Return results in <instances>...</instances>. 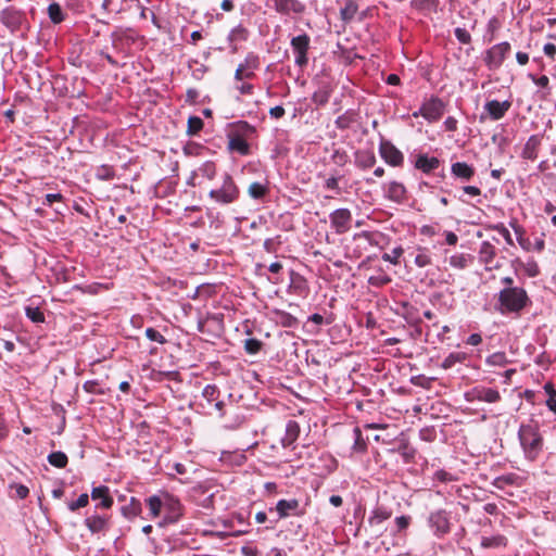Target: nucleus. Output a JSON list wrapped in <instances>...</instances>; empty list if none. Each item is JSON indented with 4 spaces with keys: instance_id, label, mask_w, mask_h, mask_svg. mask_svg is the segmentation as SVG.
<instances>
[{
    "instance_id": "obj_16",
    "label": "nucleus",
    "mask_w": 556,
    "mask_h": 556,
    "mask_svg": "<svg viewBox=\"0 0 556 556\" xmlns=\"http://www.w3.org/2000/svg\"><path fill=\"white\" fill-rule=\"evenodd\" d=\"M416 167L421 169L424 173H430L439 166V160L437 157H428L427 155H420L416 161Z\"/></svg>"
},
{
    "instance_id": "obj_50",
    "label": "nucleus",
    "mask_w": 556,
    "mask_h": 556,
    "mask_svg": "<svg viewBox=\"0 0 556 556\" xmlns=\"http://www.w3.org/2000/svg\"><path fill=\"white\" fill-rule=\"evenodd\" d=\"M467 342L471 345H478L482 342V337L478 333H473L468 338Z\"/></svg>"
},
{
    "instance_id": "obj_25",
    "label": "nucleus",
    "mask_w": 556,
    "mask_h": 556,
    "mask_svg": "<svg viewBox=\"0 0 556 556\" xmlns=\"http://www.w3.org/2000/svg\"><path fill=\"white\" fill-rule=\"evenodd\" d=\"M48 13L53 23H60L63 21L62 10L58 3H51L48 8Z\"/></svg>"
},
{
    "instance_id": "obj_21",
    "label": "nucleus",
    "mask_w": 556,
    "mask_h": 556,
    "mask_svg": "<svg viewBox=\"0 0 556 556\" xmlns=\"http://www.w3.org/2000/svg\"><path fill=\"white\" fill-rule=\"evenodd\" d=\"M455 176L468 179L472 175V169L466 163H455L452 166Z\"/></svg>"
},
{
    "instance_id": "obj_36",
    "label": "nucleus",
    "mask_w": 556,
    "mask_h": 556,
    "mask_svg": "<svg viewBox=\"0 0 556 556\" xmlns=\"http://www.w3.org/2000/svg\"><path fill=\"white\" fill-rule=\"evenodd\" d=\"M492 140L495 144H497L498 152L503 153L505 150L506 138L500 134H494L492 136Z\"/></svg>"
},
{
    "instance_id": "obj_18",
    "label": "nucleus",
    "mask_w": 556,
    "mask_h": 556,
    "mask_svg": "<svg viewBox=\"0 0 556 556\" xmlns=\"http://www.w3.org/2000/svg\"><path fill=\"white\" fill-rule=\"evenodd\" d=\"M268 192V188L261 182H252L249 186L248 193L253 199H262Z\"/></svg>"
},
{
    "instance_id": "obj_5",
    "label": "nucleus",
    "mask_w": 556,
    "mask_h": 556,
    "mask_svg": "<svg viewBox=\"0 0 556 556\" xmlns=\"http://www.w3.org/2000/svg\"><path fill=\"white\" fill-rule=\"evenodd\" d=\"M351 219L352 215L348 208H339L330 215L331 225L338 233L346 232L350 229Z\"/></svg>"
},
{
    "instance_id": "obj_58",
    "label": "nucleus",
    "mask_w": 556,
    "mask_h": 556,
    "mask_svg": "<svg viewBox=\"0 0 556 556\" xmlns=\"http://www.w3.org/2000/svg\"><path fill=\"white\" fill-rule=\"evenodd\" d=\"M446 242L450 244V245H453L457 242V236L453 232H447L446 235Z\"/></svg>"
},
{
    "instance_id": "obj_47",
    "label": "nucleus",
    "mask_w": 556,
    "mask_h": 556,
    "mask_svg": "<svg viewBox=\"0 0 556 556\" xmlns=\"http://www.w3.org/2000/svg\"><path fill=\"white\" fill-rule=\"evenodd\" d=\"M243 72H244V66H243V65H240V66L237 68L236 73H235V77H236V79L241 80V79H243L244 77H250V76L252 75V73H245V74H244Z\"/></svg>"
},
{
    "instance_id": "obj_4",
    "label": "nucleus",
    "mask_w": 556,
    "mask_h": 556,
    "mask_svg": "<svg viewBox=\"0 0 556 556\" xmlns=\"http://www.w3.org/2000/svg\"><path fill=\"white\" fill-rule=\"evenodd\" d=\"M309 45V38L306 35H301L292 38L291 46L296 53L295 63L299 66L307 64V50Z\"/></svg>"
},
{
    "instance_id": "obj_13",
    "label": "nucleus",
    "mask_w": 556,
    "mask_h": 556,
    "mask_svg": "<svg viewBox=\"0 0 556 556\" xmlns=\"http://www.w3.org/2000/svg\"><path fill=\"white\" fill-rule=\"evenodd\" d=\"M92 500H101V506L103 508H110L113 504V498L109 494V488L101 485L93 488L91 491Z\"/></svg>"
},
{
    "instance_id": "obj_49",
    "label": "nucleus",
    "mask_w": 556,
    "mask_h": 556,
    "mask_svg": "<svg viewBox=\"0 0 556 556\" xmlns=\"http://www.w3.org/2000/svg\"><path fill=\"white\" fill-rule=\"evenodd\" d=\"M510 479L506 477H498L494 479L493 485L497 489H502L505 483H509Z\"/></svg>"
},
{
    "instance_id": "obj_46",
    "label": "nucleus",
    "mask_w": 556,
    "mask_h": 556,
    "mask_svg": "<svg viewBox=\"0 0 556 556\" xmlns=\"http://www.w3.org/2000/svg\"><path fill=\"white\" fill-rule=\"evenodd\" d=\"M507 426H508L507 418L498 419L497 425H496V434H500V432L503 433L505 431V429L507 428Z\"/></svg>"
},
{
    "instance_id": "obj_54",
    "label": "nucleus",
    "mask_w": 556,
    "mask_h": 556,
    "mask_svg": "<svg viewBox=\"0 0 556 556\" xmlns=\"http://www.w3.org/2000/svg\"><path fill=\"white\" fill-rule=\"evenodd\" d=\"M220 7L224 11L229 12L233 9V3L231 0H224Z\"/></svg>"
},
{
    "instance_id": "obj_33",
    "label": "nucleus",
    "mask_w": 556,
    "mask_h": 556,
    "mask_svg": "<svg viewBox=\"0 0 556 556\" xmlns=\"http://www.w3.org/2000/svg\"><path fill=\"white\" fill-rule=\"evenodd\" d=\"M146 336L151 341L159 342V343L165 342V338L157 330H155L153 328H148L146 330Z\"/></svg>"
},
{
    "instance_id": "obj_40",
    "label": "nucleus",
    "mask_w": 556,
    "mask_h": 556,
    "mask_svg": "<svg viewBox=\"0 0 556 556\" xmlns=\"http://www.w3.org/2000/svg\"><path fill=\"white\" fill-rule=\"evenodd\" d=\"M395 523L399 530L406 529L409 525V518L405 516H400L395 518Z\"/></svg>"
},
{
    "instance_id": "obj_29",
    "label": "nucleus",
    "mask_w": 556,
    "mask_h": 556,
    "mask_svg": "<svg viewBox=\"0 0 556 556\" xmlns=\"http://www.w3.org/2000/svg\"><path fill=\"white\" fill-rule=\"evenodd\" d=\"M403 254L402 248H395L392 250L391 253H384L382 255V258L387 262H390L392 264H397L400 256Z\"/></svg>"
},
{
    "instance_id": "obj_52",
    "label": "nucleus",
    "mask_w": 556,
    "mask_h": 556,
    "mask_svg": "<svg viewBox=\"0 0 556 556\" xmlns=\"http://www.w3.org/2000/svg\"><path fill=\"white\" fill-rule=\"evenodd\" d=\"M28 493H29L28 488H26L25 485H18L16 488V495L20 498H25L28 495Z\"/></svg>"
},
{
    "instance_id": "obj_10",
    "label": "nucleus",
    "mask_w": 556,
    "mask_h": 556,
    "mask_svg": "<svg viewBox=\"0 0 556 556\" xmlns=\"http://www.w3.org/2000/svg\"><path fill=\"white\" fill-rule=\"evenodd\" d=\"M420 113L425 118L429 121H435L443 113L442 102L439 100L430 101L422 105V108L420 109Z\"/></svg>"
},
{
    "instance_id": "obj_19",
    "label": "nucleus",
    "mask_w": 556,
    "mask_h": 556,
    "mask_svg": "<svg viewBox=\"0 0 556 556\" xmlns=\"http://www.w3.org/2000/svg\"><path fill=\"white\" fill-rule=\"evenodd\" d=\"M544 391L548 395L546 406L548 407L549 410L556 414V390L554 388V384L551 382L545 383Z\"/></svg>"
},
{
    "instance_id": "obj_42",
    "label": "nucleus",
    "mask_w": 556,
    "mask_h": 556,
    "mask_svg": "<svg viewBox=\"0 0 556 556\" xmlns=\"http://www.w3.org/2000/svg\"><path fill=\"white\" fill-rule=\"evenodd\" d=\"M269 114L274 118H280L285 115V109L280 105H277L270 109Z\"/></svg>"
},
{
    "instance_id": "obj_22",
    "label": "nucleus",
    "mask_w": 556,
    "mask_h": 556,
    "mask_svg": "<svg viewBox=\"0 0 556 556\" xmlns=\"http://www.w3.org/2000/svg\"><path fill=\"white\" fill-rule=\"evenodd\" d=\"M229 148L231 150L240 152L241 154H247L249 152V144H248V142L244 139L240 138V137L232 138L229 141Z\"/></svg>"
},
{
    "instance_id": "obj_60",
    "label": "nucleus",
    "mask_w": 556,
    "mask_h": 556,
    "mask_svg": "<svg viewBox=\"0 0 556 556\" xmlns=\"http://www.w3.org/2000/svg\"><path fill=\"white\" fill-rule=\"evenodd\" d=\"M267 519V515L266 513L264 511H258L256 515H255V520L256 522L258 523H264Z\"/></svg>"
},
{
    "instance_id": "obj_24",
    "label": "nucleus",
    "mask_w": 556,
    "mask_h": 556,
    "mask_svg": "<svg viewBox=\"0 0 556 556\" xmlns=\"http://www.w3.org/2000/svg\"><path fill=\"white\" fill-rule=\"evenodd\" d=\"M140 511V503L137 502L135 498H131V502L128 506L123 507V513L128 518L136 517Z\"/></svg>"
},
{
    "instance_id": "obj_43",
    "label": "nucleus",
    "mask_w": 556,
    "mask_h": 556,
    "mask_svg": "<svg viewBox=\"0 0 556 556\" xmlns=\"http://www.w3.org/2000/svg\"><path fill=\"white\" fill-rule=\"evenodd\" d=\"M506 544V539L504 536H495L492 539H489V547L492 546H501Z\"/></svg>"
},
{
    "instance_id": "obj_3",
    "label": "nucleus",
    "mask_w": 556,
    "mask_h": 556,
    "mask_svg": "<svg viewBox=\"0 0 556 556\" xmlns=\"http://www.w3.org/2000/svg\"><path fill=\"white\" fill-rule=\"evenodd\" d=\"M238 188L230 176H226L224 184L220 189L212 190L210 197L217 202L228 204L233 202L238 198Z\"/></svg>"
},
{
    "instance_id": "obj_8",
    "label": "nucleus",
    "mask_w": 556,
    "mask_h": 556,
    "mask_svg": "<svg viewBox=\"0 0 556 556\" xmlns=\"http://www.w3.org/2000/svg\"><path fill=\"white\" fill-rule=\"evenodd\" d=\"M510 52V45L502 42L489 50V66H498L506 54Z\"/></svg>"
},
{
    "instance_id": "obj_7",
    "label": "nucleus",
    "mask_w": 556,
    "mask_h": 556,
    "mask_svg": "<svg viewBox=\"0 0 556 556\" xmlns=\"http://www.w3.org/2000/svg\"><path fill=\"white\" fill-rule=\"evenodd\" d=\"M300 503L298 500H280L276 505V511L279 518H286L291 514L302 516L304 513L299 510Z\"/></svg>"
},
{
    "instance_id": "obj_57",
    "label": "nucleus",
    "mask_w": 556,
    "mask_h": 556,
    "mask_svg": "<svg viewBox=\"0 0 556 556\" xmlns=\"http://www.w3.org/2000/svg\"><path fill=\"white\" fill-rule=\"evenodd\" d=\"M535 84L540 87H546L548 85V77L543 75L535 80Z\"/></svg>"
},
{
    "instance_id": "obj_32",
    "label": "nucleus",
    "mask_w": 556,
    "mask_h": 556,
    "mask_svg": "<svg viewBox=\"0 0 556 556\" xmlns=\"http://www.w3.org/2000/svg\"><path fill=\"white\" fill-rule=\"evenodd\" d=\"M357 11V5L353 2L346 3V5L341 10V14L344 20L352 18Z\"/></svg>"
},
{
    "instance_id": "obj_20",
    "label": "nucleus",
    "mask_w": 556,
    "mask_h": 556,
    "mask_svg": "<svg viewBox=\"0 0 556 556\" xmlns=\"http://www.w3.org/2000/svg\"><path fill=\"white\" fill-rule=\"evenodd\" d=\"M48 462L56 468H64L67 465V456L60 451L53 452L48 456Z\"/></svg>"
},
{
    "instance_id": "obj_64",
    "label": "nucleus",
    "mask_w": 556,
    "mask_h": 556,
    "mask_svg": "<svg viewBox=\"0 0 556 556\" xmlns=\"http://www.w3.org/2000/svg\"><path fill=\"white\" fill-rule=\"evenodd\" d=\"M202 38V35L199 30H195L191 34V41L192 43H195L198 40Z\"/></svg>"
},
{
    "instance_id": "obj_26",
    "label": "nucleus",
    "mask_w": 556,
    "mask_h": 556,
    "mask_svg": "<svg viewBox=\"0 0 556 556\" xmlns=\"http://www.w3.org/2000/svg\"><path fill=\"white\" fill-rule=\"evenodd\" d=\"M489 280L493 281L494 283L500 282L504 287H508V286L513 285V282H514L511 276L501 275L497 273H492L491 275H489Z\"/></svg>"
},
{
    "instance_id": "obj_15",
    "label": "nucleus",
    "mask_w": 556,
    "mask_h": 556,
    "mask_svg": "<svg viewBox=\"0 0 556 556\" xmlns=\"http://www.w3.org/2000/svg\"><path fill=\"white\" fill-rule=\"evenodd\" d=\"M405 194H406V189L402 184L396 182V181L390 182V185L388 187L389 199H391L392 201H395V202H401L404 200Z\"/></svg>"
},
{
    "instance_id": "obj_14",
    "label": "nucleus",
    "mask_w": 556,
    "mask_h": 556,
    "mask_svg": "<svg viewBox=\"0 0 556 556\" xmlns=\"http://www.w3.org/2000/svg\"><path fill=\"white\" fill-rule=\"evenodd\" d=\"M277 11L288 13L290 11L301 12L302 5L294 0H273Z\"/></svg>"
},
{
    "instance_id": "obj_41",
    "label": "nucleus",
    "mask_w": 556,
    "mask_h": 556,
    "mask_svg": "<svg viewBox=\"0 0 556 556\" xmlns=\"http://www.w3.org/2000/svg\"><path fill=\"white\" fill-rule=\"evenodd\" d=\"M496 229L498 230L500 235L506 240V242L508 244H513V238L507 228H505L504 226H501V227H496Z\"/></svg>"
},
{
    "instance_id": "obj_28",
    "label": "nucleus",
    "mask_w": 556,
    "mask_h": 556,
    "mask_svg": "<svg viewBox=\"0 0 556 556\" xmlns=\"http://www.w3.org/2000/svg\"><path fill=\"white\" fill-rule=\"evenodd\" d=\"M203 127V122L200 117L190 116L188 119V132L193 135L201 130Z\"/></svg>"
},
{
    "instance_id": "obj_35",
    "label": "nucleus",
    "mask_w": 556,
    "mask_h": 556,
    "mask_svg": "<svg viewBox=\"0 0 556 556\" xmlns=\"http://www.w3.org/2000/svg\"><path fill=\"white\" fill-rule=\"evenodd\" d=\"M463 356L460 354H450L442 363L444 368H451L455 363L460 362Z\"/></svg>"
},
{
    "instance_id": "obj_53",
    "label": "nucleus",
    "mask_w": 556,
    "mask_h": 556,
    "mask_svg": "<svg viewBox=\"0 0 556 556\" xmlns=\"http://www.w3.org/2000/svg\"><path fill=\"white\" fill-rule=\"evenodd\" d=\"M329 502L331 505L339 507L342 505V497L339 495H331Z\"/></svg>"
},
{
    "instance_id": "obj_63",
    "label": "nucleus",
    "mask_w": 556,
    "mask_h": 556,
    "mask_svg": "<svg viewBox=\"0 0 556 556\" xmlns=\"http://www.w3.org/2000/svg\"><path fill=\"white\" fill-rule=\"evenodd\" d=\"M464 190H465L466 193H469V194H472V195L479 194V189L476 188V187H472V186L465 187Z\"/></svg>"
},
{
    "instance_id": "obj_55",
    "label": "nucleus",
    "mask_w": 556,
    "mask_h": 556,
    "mask_svg": "<svg viewBox=\"0 0 556 556\" xmlns=\"http://www.w3.org/2000/svg\"><path fill=\"white\" fill-rule=\"evenodd\" d=\"M387 83L389 85H399L400 84V77L395 74H390L387 78Z\"/></svg>"
},
{
    "instance_id": "obj_23",
    "label": "nucleus",
    "mask_w": 556,
    "mask_h": 556,
    "mask_svg": "<svg viewBox=\"0 0 556 556\" xmlns=\"http://www.w3.org/2000/svg\"><path fill=\"white\" fill-rule=\"evenodd\" d=\"M149 510L153 518L159 517L162 509V502L157 496H151L148 500Z\"/></svg>"
},
{
    "instance_id": "obj_56",
    "label": "nucleus",
    "mask_w": 556,
    "mask_h": 556,
    "mask_svg": "<svg viewBox=\"0 0 556 556\" xmlns=\"http://www.w3.org/2000/svg\"><path fill=\"white\" fill-rule=\"evenodd\" d=\"M326 187L329 189H336L338 187V180L334 177H330L326 180Z\"/></svg>"
},
{
    "instance_id": "obj_27",
    "label": "nucleus",
    "mask_w": 556,
    "mask_h": 556,
    "mask_svg": "<svg viewBox=\"0 0 556 556\" xmlns=\"http://www.w3.org/2000/svg\"><path fill=\"white\" fill-rule=\"evenodd\" d=\"M26 315L34 323H42L45 320L43 313L38 307H26Z\"/></svg>"
},
{
    "instance_id": "obj_62",
    "label": "nucleus",
    "mask_w": 556,
    "mask_h": 556,
    "mask_svg": "<svg viewBox=\"0 0 556 556\" xmlns=\"http://www.w3.org/2000/svg\"><path fill=\"white\" fill-rule=\"evenodd\" d=\"M498 392L497 391H493L491 389H489V403L490 402H495L497 399H498Z\"/></svg>"
},
{
    "instance_id": "obj_30",
    "label": "nucleus",
    "mask_w": 556,
    "mask_h": 556,
    "mask_svg": "<svg viewBox=\"0 0 556 556\" xmlns=\"http://www.w3.org/2000/svg\"><path fill=\"white\" fill-rule=\"evenodd\" d=\"M89 496L88 494L84 493L80 494L77 501L70 503L68 508L74 511L78 508L85 507L88 505Z\"/></svg>"
},
{
    "instance_id": "obj_31",
    "label": "nucleus",
    "mask_w": 556,
    "mask_h": 556,
    "mask_svg": "<svg viewBox=\"0 0 556 556\" xmlns=\"http://www.w3.org/2000/svg\"><path fill=\"white\" fill-rule=\"evenodd\" d=\"M262 343L256 339H248L244 342L245 351L250 354H255L261 350Z\"/></svg>"
},
{
    "instance_id": "obj_9",
    "label": "nucleus",
    "mask_w": 556,
    "mask_h": 556,
    "mask_svg": "<svg viewBox=\"0 0 556 556\" xmlns=\"http://www.w3.org/2000/svg\"><path fill=\"white\" fill-rule=\"evenodd\" d=\"M511 100L506 99L503 101L489 100V118L500 119L510 109Z\"/></svg>"
},
{
    "instance_id": "obj_59",
    "label": "nucleus",
    "mask_w": 556,
    "mask_h": 556,
    "mask_svg": "<svg viewBox=\"0 0 556 556\" xmlns=\"http://www.w3.org/2000/svg\"><path fill=\"white\" fill-rule=\"evenodd\" d=\"M281 268H282V265L278 262L271 263L269 265V271H271L274 274L279 273Z\"/></svg>"
},
{
    "instance_id": "obj_44",
    "label": "nucleus",
    "mask_w": 556,
    "mask_h": 556,
    "mask_svg": "<svg viewBox=\"0 0 556 556\" xmlns=\"http://www.w3.org/2000/svg\"><path fill=\"white\" fill-rule=\"evenodd\" d=\"M544 50V53L549 56V58H554L555 54H556V46L554 43H546L543 48Z\"/></svg>"
},
{
    "instance_id": "obj_12",
    "label": "nucleus",
    "mask_w": 556,
    "mask_h": 556,
    "mask_svg": "<svg viewBox=\"0 0 556 556\" xmlns=\"http://www.w3.org/2000/svg\"><path fill=\"white\" fill-rule=\"evenodd\" d=\"M429 521L438 533H446L450 529L448 518L444 511L432 514Z\"/></svg>"
},
{
    "instance_id": "obj_45",
    "label": "nucleus",
    "mask_w": 556,
    "mask_h": 556,
    "mask_svg": "<svg viewBox=\"0 0 556 556\" xmlns=\"http://www.w3.org/2000/svg\"><path fill=\"white\" fill-rule=\"evenodd\" d=\"M503 362H505V355L501 353H495L489 357V364H501Z\"/></svg>"
},
{
    "instance_id": "obj_51",
    "label": "nucleus",
    "mask_w": 556,
    "mask_h": 556,
    "mask_svg": "<svg viewBox=\"0 0 556 556\" xmlns=\"http://www.w3.org/2000/svg\"><path fill=\"white\" fill-rule=\"evenodd\" d=\"M516 59L520 65H526L529 61V55L525 52H517Z\"/></svg>"
},
{
    "instance_id": "obj_34",
    "label": "nucleus",
    "mask_w": 556,
    "mask_h": 556,
    "mask_svg": "<svg viewBox=\"0 0 556 556\" xmlns=\"http://www.w3.org/2000/svg\"><path fill=\"white\" fill-rule=\"evenodd\" d=\"M390 518V514L378 511L375 514L372 518H370V525L374 527H379L384 520Z\"/></svg>"
},
{
    "instance_id": "obj_11",
    "label": "nucleus",
    "mask_w": 556,
    "mask_h": 556,
    "mask_svg": "<svg viewBox=\"0 0 556 556\" xmlns=\"http://www.w3.org/2000/svg\"><path fill=\"white\" fill-rule=\"evenodd\" d=\"M541 140H542V138L539 135L531 136L525 144V148L522 151V157L530 160V161H534L538 157V152H539V148L541 146Z\"/></svg>"
},
{
    "instance_id": "obj_38",
    "label": "nucleus",
    "mask_w": 556,
    "mask_h": 556,
    "mask_svg": "<svg viewBox=\"0 0 556 556\" xmlns=\"http://www.w3.org/2000/svg\"><path fill=\"white\" fill-rule=\"evenodd\" d=\"M415 264L418 267H425V266L430 264V257L428 255H426V254H418L415 257Z\"/></svg>"
},
{
    "instance_id": "obj_48",
    "label": "nucleus",
    "mask_w": 556,
    "mask_h": 556,
    "mask_svg": "<svg viewBox=\"0 0 556 556\" xmlns=\"http://www.w3.org/2000/svg\"><path fill=\"white\" fill-rule=\"evenodd\" d=\"M62 194L61 193H48L46 195V201L49 205H51L55 201H61Z\"/></svg>"
},
{
    "instance_id": "obj_37",
    "label": "nucleus",
    "mask_w": 556,
    "mask_h": 556,
    "mask_svg": "<svg viewBox=\"0 0 556 556\" xmlns=\"http://www.w3.org/2000/svg\"><path fill=\"white\" fill-rule=\"evenodd\" d=\"M450 264L456 268H463L466 265V258L463 255H453L450 258Z\"/></svg>"
},
{
    "instance_id": "obj_6",
    "label": "nucleus",
    "mask_w": 556,
    "mask_h": 556,
    "mask_svg": "<svg viewBox=\"0 0 556 556\" xmlns=\"http://www.w3.org/2000/svg\"><path fill=\"white\" fill-rule=\"evenodd\" d=\"M380 154L382 159L392 166H399L403 163V154L391 142L382 141L380 143Z\"/></svg>"
},
{
    "instance_id": "obj_61",
    "label": "nucleus",
    "mask_w": 556,
    "mask_h": 556,
    "mask_svg": "<svg viewBox=\"0 0 556 556\" xmlns=\"http://www.w3.org/2000/svg\"><path fill=\"white\" fill-rule=\"evenodd\" d=\"M252 85L250 84H242L240 87H239V91L241 93H251L252 91Z\"/></svg>"
},
{
    "instance_id": "obj_2",
    "label": "nucleus",
    "mask_w": 556,
    "mask_h": 556,
    "mask_svg": "<svg viewBox=\"0 0 556 556\" xmlns=\"http://www.w3.org/2000/svg\"><path fill=\"white\" fill-rule=\"evenodd\" d=\"M518 435L526 457L530 460L536 459L543 446L538 426L534 424L521 425Z\"/></svg>"
},
{
    "instance_id": "obj_39",
    "label": "nucleus",
    "mask_w": 556,
    "mask_h": 556,
    "mask_svg": "<svg viewBox=\"0 0 556 556\" xmlns=\"http://www.w3.org/2000/svg\"><path fill=\"white\" fill-rule=\"evenodd\" d=\"M455 35L457 39L463 43H467L469 41L470 36L465 29L456 28Z\"/></svg>"
},
{
    "instance_id": "obj_1",
    "label": "nucleus",
    "mask_w": 556,
    "mask_h": 556,
    "mask_svg": "<svg viewBox=\"0 0 556 556\" xmlns=\"http://www.w3.org/2000/svg\"><path fill=\"white\" fill-rule=\"evenodd\" d=\"M528 302L527 292L522 288L504 287L498 295V308L501 313H519Z\"/></svg>"
},
{
    "instance_id": "obj_17",
    "label": "nucleus",
    "mask_w": 556,
    "mask_h": 556,
    "mask_svg": "<svg viewBox=\"0 0 556 556\" xmlns=\"http://www.w3.org/2000/svg\"><path fill=\"white\" fill-rule=\"evenodd\" d=\"M86 526L92 533H98L106 528V519L100 516H92L86 519Z\"/></svg>"
}]
</instances>
